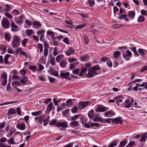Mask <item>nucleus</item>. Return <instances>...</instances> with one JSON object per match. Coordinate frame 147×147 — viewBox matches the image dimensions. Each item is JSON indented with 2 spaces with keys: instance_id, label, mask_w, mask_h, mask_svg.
I'll return each mask as SVG.
<instances>
[{
  "instance_id": "f03ea898",
  "label": "nucleus",
  "mask_w": 147,
  "mask_h": 147,
  "mask_svg": "<svg viewBox=\"0 0 147 147\" xmlns=\"http://www.w3.org/2000/svg\"><path fill=\"white\" fill-rule=\"evenodd\" d=\"M91 103L89 101H81L78 103V107L80 110L84 109Z\"/></svg>"
},
{
  "instance_id": "37998d69",
  "label": "nucleus",
  "mask_w": 147,
  "mask_h": 147,
  "mask_svg": "<svg viewBox=\"0 0 147 147\" xmlns=\"http://www.w3.org/2000/svg\"><path fill=\"white\" fill-rule=\"evenodd\" d=\"M117 144V142L115 140L112 142L111 144L108 146V147H114L116 146Z\"/></svg>"
},
{
  "instance_id": "c9c22d12",
  "label": "nucleus",
  "mask_w": 147,
  "mask_h": 147,
  "mask_svg": "<svg viewBox=\"0 0 147 147\" xmlns=\"http://www.w3.org/2000/svg\"><path fill=\"white\" fill-rule=\"evenodd\" d=\"M28 39L26 38H24L22 41V46L24 47H26V43L27 42Z\"/></svg>"
},
{
  "instance_id": "c756f323",
  "label": "nucleus",
  "mask_w": 147,
  "mask_h": 147,
  "mask_svg": "<svg viewBox=\"0 0 147 147\" xmlns=\"http://www.w3.org/2000/svg\"><path fill=\"white\" fill-rule=\"evenodd\" d=\"M17 102H18L17 101H11V102H5L4 103L0 104V106L9 105V104H13V103H16Z\"/></svg>"
},
{
  "instance_id": "a211bd4d",
  "label": "nucleus",
  "mask_w": 147,
  "mask_h": 147,
  "mask_svg": "<svg viewBox=\"0 0 147 147\" xmlns=\"http://www.w3.org/2000/svg\"><path fill=\"white\" fill-rule=\"evenodd\" d=\"M81 116H82L81 114L75 115L71 117L70 120L72 121H76V120L78 119Z\"/></svg>"
},
{
  "instance_id": "c03bdc74",
  "label": "nucleus",
  "mask_w": 147,
  "mask_h": 147,
  "mask_svg": "<svg viewBox=\"0 0 147 147\" xmlns=\"http://www.w3.org/2000/svg\"><path fill=\"white\" fill-rule=\"evenodd\" d=\"M88 1L89 5L91 7L94 6L95 4L94 0H88Z\"/></svg>"
},
{
  "instance_id": "a19ab883",
  "label": "nucleus",
  "mask_w": 147,
  "mask_h": 147,
  "mask_svg": "<svg viewBox=\"0 0 147 147\" xmlns=\"http://www.w3.org/2000/svg\"><path fill=\"white\" fill-rule=\"evenodd\" d=\"M13 136L11 138H10L8 140V142L10 144H15L13 140Z\"/></svg>"
},
{
  "instance_id": "69168bd1",
  "label": "nucleus",
  "mask_w": 147,
  "mask_h": 147,
  "mask_svg": "<svg viewBox=\"0 0 147 147\" xmlns=\"http://www.w3.org/2000/svg\"><path fill=\"white\" fill-rule=\"evenodd\" d=\"M48 78L49 80V82L51 83H53L55 80V79L54 78L52 77H49Z\"/></svg>"
},
{
  "instance_id": "39448f33",
  "label": "nucleus",
  "mask_w": 147,
  "mask_h": 147,
  "mask_svg": "<svg viewBox=\"0 0 147 147\" xmlns=\"http://www.w3.org/2000/svg\"><path fill=\"white\" fill-rule=\"evenodd\" d=\"M16 128L20 130H24L25 129V124L23 122L18 123L16 125Z\"/></svg>"
},
{
  "instance_id": "423d86ee",
  "label": "nucleus",
  "mask_w": 147,
  "mask_h": 147,
  "mask_svg": "<svg viewBox=\"0 0 147 147\" xmlns=\"http://www.w3.org/2000/svg\"><path fill=\"white\" fill-rule=\"evenodd\" d=\"M75 51V50L72 47H69L65 52V54L67 56H70L73 54Z\"/></svg>"
},
{
  "instance_id": "4468645a",
  "label": "nucleus",
  "mask_w": 147,
  "mask_h": 147,
  "mask_svg": "<svg viewBox=\"0 0 147 147\" xmlns=\"http://www.w3.org/2000/svg\"><path fill=\"white\" fill-rule=\"evenodd\" d=\"M135 15V12L133 11H130L128 13L129 18L131 19H133Z\"/></svg>"
},
{
  "instance_id": "20e7f679",
  "label": "nucleus",
  "mask_w": 147,
  "mask_h": 147,
  "mask_svg": "<svg viewBox=\"0 0 147 147\" xmlns=\"http://www.w3.org/2000/svg\"><path fill=\"white\" fill-rule=\"evenodd\" d=\"M1 24L3 27L5 28H7L9 27L10 24L8 20L6 18L2 20Z\"/></svg>"
},
{
  "instance_id": "4c0bfd02",
  "label": "nucleus",
  "mask_w": 147,
  "mask_h": 147,
  "mask_svg": "<svg viewBox=\"0 0 147 147\" xmlns=\"http://www.w3.org/2000/svg\"><path fill=\"white\" fill-rule=\"evenodd\" d=\"M66 103L67 106H71L73 104V102L71 99H69L66 101Z\"/></svg>"
},
{
  "instance_id": "72a5a7b5",
  "label": "nucleus",
  "mask_w": 147,
  "mask_h": 147,
  "mask_svg": "<svg viewBox=\"0 0 147 147\" xmlns=\"http://www.w3.org/2000/svg\"><path fill=\"white\" fill-rule=\"evenodd\" d=\"M5 38L6 40L9 41L11 39V37L9 34H8L6 33L5 35Z\"/></svg>"
},
{
  "instance_id": "58836bf2",
  "label": "nucleus",
  "mask_w": 147,
  "mask_h": 147,
  "mask_svg": "<svg viewBox=\"0 0 147 147\" xmlns=\"http://www.w3.org/2000/svg\"><path fill=\"white\" fill-rule=\"evenodd\" d=\"M79 63L78 62L75 63H74L71 64L69 66V68L71 69H73L75 68V66L77 64Z\"/></svg>"
},
{
  "instance_id": "052dcab7",
  "label": "nucleus",
  "mask_w": 147,
  "mask_h": 147,
  "mask_svg": "<svg viewBox=\"0 0 147 147\" xmlns=\"http://www.w3.org/2000/svg\"><path fill=\"white\" fill-rule=\"evenodd\" d=\"M77 59L73 58H69L68 61L69 63H71L77 61Z\"/></svg>"
},
{
  "instance_id": "c85d7f7f",
  "label": "nucleus",
  "mask_w": 147,
  "mask_h": 147,
  "mask_svg": "<svg viewBox=\"0 0 147 147\" xmlns=\"http://www.w3.org/2000/svg\"><path fill=\"white\" fill-rule=\"evenodd\" d=\"M43 117L42 116L38 117H35L34 119L36 120H37L38 121L40 124H42V118Z\"/></svg>"
},
{
  "instance_id": "338daca9",
  "label": "nucleus",
  "mask_w": 147,
  "mask_h": 147,
  "mask_svg": "<svg viewBox=\"0 0 147 147\" xmlns=\"http://www.w3.org/2000/svg\"><path fill=\"white\" fill-rule=\"evenodd\" d=\"M7 79H4L3 80L2 82L1 85L3 86H5L7 84Z\"/></svg>"
},
{
  "instance_id": "864d4df0",
  "label": "nucleus",
  "mask_w": 147,
  "mask_h": 147,
  "mask_svg": "<svg viewBox=\"0 0 147 147\" xmlns=\"http://www.w3.org/2000/svg\"><path fill=\"white\" fill-rule=\"evenodd\" d=\"M47 34L51 36V37H53L54 35V33L53 32L48 31L47 32Z\"/></svg>"
},
{
  "instance_id": "ea45409f",
  "label": "nucleus",
  "mask_w": 147,
  "mask_h": 147,
  "mask_svg": "<svg viewBox=\"0 0 147 147\" xmlns=\"http://www.w3.org/2000/svg\"><path fill=\"white\" fill-rule=\"evenodd\" d=\"M87 25V24L86 23H85L84 24H81V25H80L77 26L76 27V28L81 29Z\"/></svg>"
},
{
  "instance_id": "aec40b11",
  "label": "nucleus",
  "mask_w": 147,
  "mask_h": 147,
  "mask_svg": "<svg viewBox=\"0 0 147 147\" xmlns=\"http://www.w3.org/2000/svg\"><path fill=\"white\" fill-rule=\"evenodd\" d=\"M127 140L126 139L124 140L121 141L119 145V147H123L127 144Z\"/></svg>"
},
{
  "instance_id": "2eb2a0df",
  "label": "nucleus",
  "mask_w": 147,
  "mask_h": 147,
  "mask_svg": "<svg viewBox=\"0 0 147 147\" xmlns=\"http://www.w3.org/2000/svg\"><path fill=\"white\" fill-rule=\"evenodd\" d=\"M88 115L90 119H92L94 117V111L93 109L91 110L88 113Z\"/></svg>"
},
{
  "instance_id": "bb28decb",
  "label": "nucleus",
  "mask_w": 147,
  "mask_h": 147,
  "mask_svg": "<svg viewBox=\"0 0 147 147\" xmlns=\"http://www.w3.org/2000/svg\"><path fill=\"white\" fill-rule=\"evenodd\" d=\"M6 47L4 45H0V50L3 51L2 53V54H3L6 51Z\"/></svg>"
},
{
  "instance_id": "393cba45",
  "label": "nucleus",
  "mask_w": 147,
  "mask_h": 147,
  "mask_svg": "<svg viewBox=\"0 0 147 147\" xmlns=\"http://www.w3.org/2000/svg\"><path fill=\"white\" fill-rule=\"evenodd\" d=\"M42 113V111H38L32 112L31 113V114L32 116H36L40 115Z\"/></svg>"
},
{
  "instance_id": "7ed1b4c3",
  "label": "nucleus",
  "mask_w": 147,
  "mask_h": 147,
  "mask_svg": "<svg viewBox=\"0 0 147 147\" xmlns=\"http://www.w3.org/2000/svg\"><path fill=\"white\" fill-rule=\"evenodd\" d=\"M109 109V108L103 106H98L95 109V111L97 113L104 112Z\"/></svg>"
},
{
  "instance_id": "dca6fc26",
  "label": "nucleus",
  "mask_w": 147,
  "mask_h": 147,
  "mask_svg": "<svg viewBox=\"0 0 147 147\" xmlns=\"http://www.w3.org/2000/svg\"><path fill=\"white\" fill-rule=\"evenodd\" d=\"M33 25L36 26V28H40L41 26L40 22L37 21H34L33 22Z\"/></svg>"
},
{
  "instance_id": "473e14b6",
  "label": "nucleus",
  "mask_w": 147,
  "mask_h": 147,
  "mask_svg": "<svg viewBox=\"0 0 147 147\" xmlns=\"http://www.w3.org/2000/svg\"><path fill=\"white\" fill-rule=\"evenodd\" d=\"M50 62L51 63L52 65H55V58L52 57V55H51V56Z\"/></svg>"
},
{
  "instance_id": "ddd939ff",
  "label": "nucleus",
  "mask_w": 147,
  "mask_h": 147,
  "mask_svg": "<svg viewBox=\"0 0 147 147\" xmlns=\"http://www.w3.org/2000/svg\"><path fill=\"white\" fill-rule=\"evenodd\" d=\"M79 122L77 121H73L71 122L70 123V125L71 127H74L76 126L78 127L79 126Z\"/></svg>"
},
{
  "instance_id": "13d9d810",
  "label": "nucleus",
  "mask_w": 147,
  "mask_h": 147,
  "mask_svg": "<svg viewBox=\"0 0 147 147\" xmlns=\"http://www.w3.org/2000/svg\"><path fill=\"white\" fill-rule=\"evenodd\" d=\"M7 74L5 72H3L1 75V78L4 79H7Z\"/></svg>"
},
{
  "instance_id": "b1692460",
  "label": "nucleus",
  "mask_w": 147,
  "mask_h": 147,
  "mask_svg": "<svg viewBox=\"0 0 147 147\" xmlns=\"http://www.w3.org/2000/svg\"><path fill=\"white\" fill-rule=\"evenodd\" d=\"M121 54V53L119 51H116L114 53V54L113 55L114 58H118L120 56Z\"/></svg>"
},
{
  "instance_id": "4d7b16f0",
  "label": "nucleus",
  "mask_w": 147,
  "mask_h": 147,
  "mask_svg": "<svg viewBox=\"0 0 147 147\" xmlns=\"http://www.w3.org/2000/svg\"><path fill=\"white\" fill-rule=\"evenodd\" d=\"M45 32V31L43 30H41L38 31L37 33V34L38 36L40 35H43V34Z\"/></svg>"
},
{
  "instance_id": "0e129e2a",
  "label": "nucleus",
  "mask_w": 147,
  "mask_h": 147,
  "mask_svg": "<svg viewBox=\"0 0 147 147\" xmlns=\"http://www.w3.org/2000/svg\"><path fill=\"white\" fill-rule=\"evenodd\" d=\"M84 38L85 44L86 45H87L89 42V40L87 38V37L85 35H84Z\"/></svg>"
},
{
  "instance_id": "5701e85b",
  "label": "nucleus",
  "mask_w": 147,
  "mask_h": 147,
  "mask_svg": "<svg viewBox=\"0 0 147 147\" xmlns=\"http://www.w3.org/2000/svg\"><path fill=\"white\" fill-rule=\"evenodd\" d=\"M10 56V55H9L8 54H6L4 58V61L5 63L6 64H9V63H8V59L9 58V57Z\"/></svg>"
},
{
  "instance_id": "f8f14e48",
  "label": "nucleus",
  "mask_w": 147,
  "mask_h": 147,
  "mask_svg": "<svg viewBox=\"0 0 147 147\" xmlns=\"http://www.w3.org/2000/svg\"><path fill=\"white\" fill-rule=\"evenodd\" d=\"M112 122H115L116 124L119 123L120 124H121L122 123V121L121 118H116L113 119Z\"/></svg>"
},
{
  "instance_id": "a18cd8bd",
  "label": "nucleus",
  "mask_w": 147,
  "mask_h": 147,
  "mask_svg": "<svg viewBox=\"0 0 147 147\" xmlns=\"http://www.w3.org/2000/svg\"><path fill=\"white\" fill-rule=\"evenodd\" d=\"M18 42L13 40L11 44V45L13 47L15 48L16 47L18 46Z\"/></svg>"
},
{
  "instance_id": "774afa93",
  "label": "nucleus",
  "mask_w": 147,
  "mask_h": 147,
  "mask_svg": "<svg viewBox=\"0 0 147 147\" xmlns=\"http://www.w3.org/2000/svg\"><path fill=\"white\" fill-rule=\"evenodd\" d=\"M123 57L126 60L128 61L129 60V57L126 54L123 53Z\"/></svg>"
},
{
  "instance_id": "5fc2aeb1",
  "label": "nucleus",
  "mask_w": 147,
  "mask_h": 147,
  "mask_svg": "<svg viewBox=\"0 0 147 147\" xmlns=\"http://www.w3.org/2000/svg\"><path fill=\"white\" fill-rule=\"evenodd\" d=\"M48 49L45 48L44 51V55L45 57H46L48 55Z\"/></svg>"
},
{
  "instance_id": "1a4fd4ad",
  "label": "nucleus",
  "mask_w": 147,
  "mask_h": 147,
  "mask_svg": "<svg viewBox=\"0 0 147 147\" xmlns=\"http://www.w3.org/2000/svg\"><path fill=\"white\" fill-rule=\"evenodd\" d=\"M115 113L113 111H109L105 112L104 114V115L105 117H111L114 115Z\"/></svg>"
},
{
  "instance_id": "f3484780",
  "label": "nucleus",
  "mask_w": 147,
  "mask_h": 147,
  "mask_svg": "<svg viewBox=\"0 0 147 147\" xmlns=\"http://www.w3.org/2000/svg\"><path fill=\"white\" fill-rule=\"evenodd\" d=\"M90 57L88 55H84L80 58V60L82 61H86L89 59Z\"/></svg>"
},
{
  "instance_id": "cd10ccee",
  "label": "nucleus",
  "mask_w": 147,
  "mask_h": 147,
  "mask_svg": "<svg viewBox=\"0 0 147 147\" xmlns=\"http://www.w3.org/2000/svg\"><path fill=\"white\" fill-rule=\"evenodd\" d=\"M145 17L142 16H140L138 18V22H141L144 21L145 20Z\"/></svg>"
},
{
  "instance_id": "2f4dec72",
  "label": "nucleus",
  "mask_w": 147,
  "mask_h": 147,
  "mask_svg": "<svg viewBox=\"0 0 147 147\" xmlns=\"http://www.w3.org/2000/svg\"><path fill=\"white\" fill-rule=\"evenodd\" d=\"M66 63L64 60H63L60 63V65L62 68H64L65 67Z\"/></svg>"
},
{
  "instance_id": "49530a36",
  "label": "nucleus",
  "mask_w": 147,
  "mask_h": 147,
  "mask_svg": "<svg viewBox=\"0 0 147 147\" xmlns=\"http://www.w3.org/2000/svg\"><path fill=\"white\" fill-rule=\"evenodd\" d=\"M33 30L32 29L27 30H26V34L28 36H30L32 33Z\"/></svg>"
},
{
  "instance_id": "f257e3e1",
  "label": "nucleus",
  "mask_w": 147,
  "mask_h": 147,
  "mask_svg": "<svg viewBox=\"0 0 147 147\" xmlns=\"http://www.w3.org/2000/svg\"><path fill=\"white\" fill-rule=\"evenodd\" d=\"M100 68L98 65L93 66L92 68H90L88 70V74L87 75L88 78H90L93 77V75L96 74V70H99Z\"/></svg>"
},
{
  "instance_id": "a878e982",
  "label": "nucleus",
  "mask_w": 147,
  "mask_h": 147,
  "mask_svg": "<svg viewBox=\"0 0 147 147\" xmlns=\"http://www.w3.org/2000/svg\"><path fill=\"white\" fill-rule=\"evenodd\" d=\"M63 55L62 54H60L57 56L56 57V61L57 62H59L63 58Z\"/></svg>"
},
{
  "instance_id": "e433bc0d",
  "label": "nucleus",
  "mask_w": 147,
  "mask_h": 147,
  "mask_svg": "<svg viewBox=\"0 0 147 147\" xmlns=\"http://www.w3.org/2000/svg\"><path fill=\"white\" fill-rule=\"evenodd\" d=\"M78 111L77 108L76 106H74L72 108L71 110V112L73 113H76Z\"/></svg>"
},
{
  "instance_id": "09e8293b",
  "label": "nucleus",
  "mask_w": 147,
  "mask_h": 147,
  "mask_svg": "<svg viewBox=\"0 0 147 147\" xmlns=\"http://www.w3.org/2000/svg\"><path fill=\"white\" fill-rule=\"evenodd\" d=\"M13 40L19 42L20 41V37L18 36H15L13 37Z\"/></svg>"
},
{
  "instance_id": "9d476101",
  "label": "nucleus",
  "mask_w": 147,
  "mask_h": 147,
  "mask_svg": "<svg viewBox=\"0 0 147 147\" xmlns=\"http://www.w3.org/2000/svg\"><path fill=\"white\" fill-rule=\"evenodd\" d=\"M49 72L50 74H51L52 75L56 76H59L58 75V72L57 71L51 68L50 69Z\"/></svg>"
},
{
  "instance_id": "de8ad7c7",
  "label": "nucleus",
  "mask_w": 147,
  "mask_h": 147,
  "mask_svg": "<svg viewBox=\"0 0 147 147\" xmlns=\"http://www.w3.org/2000/svg\"><path fill=\"white\" fill-rule=\"evenodd\" d=\"M12 14L13 15H18L20 14V12L19 11L15 9L13 11Z\"/></svg>"
},
{
  "instance_id": "7c9ffc66",
  "label": "nucleus",
  "mask_w": 147,
  "mask_h": 147,
  "mask_svg": "<svg viewBox=\"0 0 147 147\" xmlns=\"http://www.w3.org/2000/svg\"><path fill=\"white\" fill-rule=\"evenodd\" d=\"M5 6V8L4 9V11L6 12L9 11L11 9L10 7L7 5H6Z\"/></svg>"
},
{
  "instance_id": "8fccbe9b",
  "label": "nucleus",
  "mask_w": 147,
  "mask_h": 147,
  "mask_svg": "<svg viewBox=\"0 0 147 147\" xmlns=\"http://www.w3.org/2000/svg\"><path fill=\"white\" fill-rule=\"evenodd\" d=\"M38 47L40 49V52H42L43 50V46L40 43H38Z\"/></svg>"
},
{
  "instance_id": "3c124183",
  "label": "nucleus",
  "mask_w": 147,
  "mask_h": 147,
  "mask_svg": "<svg viewBox=\"0 0 147 147\" xmlns=\"http://www.w3.org/2000/svg\"><path fill=\"white\" fill-rule=\"evenodd\" d=\"M135 144V142L132 141L130 142L126 147H132Z\"/></svg>"
},
{
  "instance_id": "6e6d98bb",
  "label": "nucleus",
  "mask_w": 147,
  "mask_h": 147,
  "mask_svg": "<svg viewBox=\"0 0 147 147\" xmlns=\"http://www.w3.org/2000/svg\"><path fill=\"white\" fill-rule=\"evenodd\" d=\"M100 124L98 123H92L90 124V126L91 127L95 126L98 127L100 126Z\"/></svg>"
},
{
  "instance_id": "6e6552de",
  "label": "nucleus",
  "mask_w": 147,
  "mask_h": 147,
  "mask_svg": "<svg viewBox=\"0 0 147 147\" xmlns=\"http://www.w3.org/2000/svg\"><path fill=\"white\" fill-rule=\"evenodd\" d=\"M56 126L58 127H63L67 128L68 127L67 123V122L62 123L59 122L56 124Z\"/></svg>"
},
{
  "instance_id": "412c9836",
  "label": "nucleus",
  "mask_w": 147,
  "mask_h": 147,
  "mask_svg": "<svg viewBox=\"0 0 147 147\" xmlns=\"http://www.w3.org/2000/svg\"><path fill=\"white\" fill-rule=\"evenodd\" d=\"M16 111L15 109L13 108H10L8 111V114L13 115L16 113Z\"/></svg>"
},
{
  "instance_id": "680f3d73",
  "label": "nucleus",
  "mask_w": 147,
  "mask_h": 147,
  "mask_svg": "<svg viewBox=\"0 0 147 147\" xmlns=\"http://www.w3.org/2000/svg\"><path fill=\"white\" fill-rule=\"evenodd\" d=\"M10 83H9L7 85L6 87V90L9 92L11 90V88L10 86Z\"/></svg>"
},
{
  "instance_id": "603ef678",
  "label": "nucleus",
  "mask_w": 147,
  "mask_h": 147,
  "mask_svg": "<svg viewBox=\"0 0 147 147\" xmlns=\"http://www.w3.org/2000/svg\"><path fill=\"white\" fill-rule=\"evenodd\" d=\"M63 41L67 45L69 44V41L68 38L67 37H66L64 38Z\"/></svg>"
},
{
  "instance_id": "6ab92c4d",
  "label": "nucleus",
  "mask_w": 147,
  "mask_h": 147,
  "mask_svg": "<svg viewBox=\"0 0 147 147\" xmlns=\"http://www.w3.org/2000/svg\"><path fill=\"white\" fill-rule=\"evenodd\" d=\"M23 16H20L18 18L15 20L16 22L17 23L19 24L22 23L23 22Z\"/></svg>"
},
{
  "instance_id": "4be33fe9",
  "label": "nucleus",
  "mask_w": 147,
  "mask_h": 147,
  "mask_svg": "<svg viewBox=\"0 0 147 147\" xmlns=\"http://www.w3.org/2000/svg\"><path fill=\"white\" fill-rule=\"evenodd\" d=\"M147 138V133H146L144 134L141 137L140 140V142H145L146 141V139Z\"/></svg>"
},
{
  "instance_id": "e2e57ef3",
  "label": "nucleus",
  "mask_w": 147,
  "mask_h": 147,
  "mask_svg": "<svg viewBox=\"0 0 147 147\" xmlns=\"http://www.w3.org/2000/svg\"><path fill=\"white\" fill-rule=\"evenodd\" d=\"M29 69L35 72L36 69V66H30L29 67Z\"/></svg>"
},
{
  "instance_id": "9b49d317",
  "label": "nucleus",
  "mask_w": 147,
  "mask_h": 147,
  "mask_svg": "<svg viewBox=\"0 0 147 147\" xmlns=\"http://www.w3.org/2000/svg\"><path fill=\"white\" fill-rule=\"evenodd\" d=\"M55 108L54 106L53 105L52 102H50L47 107L46 112L49 113L50 112L52 108Z\"/></svg>"
},
{
  "instance_id": "79ce46f5",
  "label": "nucleus",
  "mask_w": 147,
  "mask_h": 147,
  "mask_svg": "<svg viewBox=\"0 0 147 147\" xmlns=\"http://www.w3.org/2000/svg\"><path fill=\"white\" fill-rule=\"evenodd\" d=\"M80 121L83 124L87 120L86 119L82 117V116H80Z\"/></svg>"
},
{
  "instance_id": "bf43d9fd",
  "label": "nucleus",
  "mask_w": 147,
  "mask_h": 147,
  "mask_svg": "<svg viewBox=\"0 0 147 147\" xmlns=\"http://www.w3.org/2000/svg\"><path fill=\"white\" fill-rule=\"evenodd\" d=\"M21 108L19 107H18L16 109V112L18 115H21Z\"/></svg>"
},
{
  "instance_id": "0eeeda50",
  "label": "nucleus",
  "mask_w": 147,
  "mask_h": 147,
  "mask_svg": "<svg viewBox=\"0 0 147 147\" xmlns=\"http://www.w3.org/2000/svg\"><path fill=\"white\" fill-rule=\"evenodd\" d=\"M69 73L67 72L65 73H61L60 74V76L62 78H64L65 79L70 80V78L69 77Z\"/></svg>"
},
{
  "instance_id": "f704fd0d",
  "label": "nucleus",
  "mask_w": 147,
  "mask_h": 147,
  "mask_svg": "<svg viewBox=\"0 0 147 147\" xmlns=\"http://www.w3.org/2000/svg\"><path fill=\"white\" fill-rule=\"evenodd\" d=\"M138 51L141 56L143 57L144 56L145 53L143 49H140L138 50Z\"/></svg>"
}]
</instances>
